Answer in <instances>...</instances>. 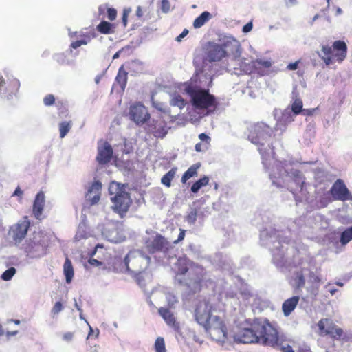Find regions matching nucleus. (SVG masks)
I'll return each mask as SVG.
<instances>
[{
  "label": "nucleus",
  "mask_w": 352,
  "mask_h": 352,
  "mask_svg": "<svg viewBox=\"0 0 352 352\" xmlns=\"http://www.w3.org/2000/svg\"><path fill=\"white\" fill-rule=\"evenodd\" d=\"M273 184L278 187L287 186L294 195L296 201L307 200L309 184L300 170L294 169L286 162H280L273 168L270 175Z\"/></svg>",
  "instance_id": "nucleus-1"
},
{
  "label": "nucleus",
  "mask_w": 352,
  "mask_h": 352,
  "mask_svg": "<svg viewBox=\"0 0 352 352\" xmlns=\"http://www.w3.org/2000/svg\"><path fill=\"white\" fill-rule=\"evenodd\" d=\"M275 328L265 319L254 322L252 328H244L234 336V339L241 343L272 344L274 342Z\"/></svg>",
  "instance_id": "nucleus-2"
},
{
  "label": "nucleus",
  "mask_w": 352,
  "mask_h": 352,
  "mask_svg": "<svg viewBox=\"0 0 352 352\" xmlns=\"http://www.w3.org/2000/svg\"><path fill=\"white\" fill-rule=\"evenodd\" d=\"M248 131V140L258 146V149L263 159L267 160L270 157H274L275 151L271 141L272 129L263 122H258L250 126Z\"/></svg>",
  "instance_id": "nucleus-3"
},
{
  "label": "nucleus",
  "mask_w": 352,
  "mask_h": 352,
  "mask_svg": "<svg viewBox=\"0 0 352 352\" xmlns=\"http://www.w3.org/2000/svg\"><path fill=\"white\" fill-rule=\"evenodd\" d=\"M187 93L191 98L192 106L199 110H206L208 113H213L219 106L216 97L208 89L188 88Z\"/></svg>",
  "instance_id": "nucleus-4"
},
{
  "label": "nucleus",
  "mask_w": 352,
  "mask_h": 352,
  "mask_svg": "<svg viewBox=\"0 0 352 352\" xmlns=\"http://www.w3.org/2000/svg\"><path fill=\"white\" fill-rule=\"evenodd\" d=\"M109 192L114 211L122 217L129 210L131 204L129 194L126 192L123 185L115 182L110 184Z\"/></svg>",
  "instance_id": "nucleus-5"
},
{
  "label": "nucleus",
  "mask_w": 352,
  "mask_h": 352,
  "mask_svg": "<svg viewBox=\"0 0 352 352\" xmlns=\"http://www.w3.org/2000/svg\"><path fill=\"white\" fill-rule=\"evenodd\" d=\"M48 245V237L42 232H34L32 236L25 241L24 250L32 256H40L46 254Z\"/></svg>",
  "instance_id": "nucleus-6"
},
{
  "label": "nucleus",
  "mask_w": 352,
  "mask_h": 352,
  "mask_svg": "<svg viewBox=\"0 0 352 352\" xmlns=\"http://www.w3.org/2000/svg\"><path fill=\"white\" fill-rule=\"evenodd\" d=\"M212 340L225 343L228 338V329L224 321L218 316H213L211 322L204 327Z\"/></svg>",
  "instance_id": "nucleus-7"
},
{
  "label": "nucleus",
  "mask_w": 352,
  "mask_h": 352,
  "mask_svg": "<svg viewBox=\"0 0 352 352\" xmlns=\"http://www.w3.org/2000/svg\"><path fill=\"white\" fill-rule=\"evenodd\" d=\"M206 282L205 269L198 265L191 266L188 276L187 287L194 293L199 292Z\"/></svg>",
  "instance_id": "nucleus-8"
},
{
  "label": "nucleus",
  "mask_w": 352,
  "mask_h": 352,
  "mask_svg": "<svg viewBox=\"0 0 352 352\" xmlns=\"http://www.w3.org/2000/svg\"><path fill=\"white\" fill-rule=\"evenodd\" d=\"M212 307L206 299L200 300L195 305L194 316L200 325L205 327L211 322Z\"/></svg>",
  "instance_id": "nucleus-9"
},
{
  "label": "nucleus",
  "mask_w": 352,
  "mask_h": 352,
  "mask_svg": "<svg viewBox=\"0 0 352 352\" xmlns=\"http://www.w3.org/2000/svg\"><path fill=\"white\" fill-rule=\"evenodd\" d=\"M352 201V194L346 187L344 181L338 179L331 186V201Z\"/></svg>",
  "instance_id": "nucleus-10"
},
{
  "label": "nucleus",
  "mask_w": 352,
  "mask_h": 352,
  "mask_svg": "<svg viewBox=\"0 0 352 352\" xmlns=\"http://www.w3.org/2000/svg\"><path fill=\"white\" fill-rule=\"evenodd\" d=\"M129 116L138 125H142L150 119V114L141 102H136L131 105Z\"/></svg>",
  "instance_id": "nucleus-11"
},
{
  "label": "nucleus",
  "mask_w": 352,
  "mask_h": 352,
  "mask_svg": "<svg viewBox=\"0 0 352 352\" xmlns=\"http://www.w3.org/2000/svg\"><path fill=\"white\" fill-rule=\"evenodd\" d=\"M146 248L151 253L157 252H166L170 247L169 242L161 234H157L153 239L146 242Z\"/></svg>",
  "instance_id": "nucleus-12"
},
{
  "label": "nucleus",
  "mask_w": 352,
  "mask_h": 352,
  "mask_svg": "<svg viewBox=\"0 0 352 352\" xmlns=\"http://www.w3.org/2000/svg\"><path fill=\"white\" fill-rule=\"evenodd\" d=\"M347 55V45L343 41H336L331 45V64L341 63Z\"/></svg>",
  "instance_id": "nucleus-13"
},
{
  "label": "nucleus",
  "mask_w": 352,
  "mask_h": 352,
  "mask_svg": "<svg viewBox=\"0 0 352 352\" xmlns=\"http://www.w3.org/2000/svg\"><path fill=\"white\" fill-rule=\"evenodd\" d=\"M30 223L29 221L25 219L21 222L14 224L11 228V233L13 241L16 243H20L25 237L27 232L29 230Z\"/></svg>",
  "instance_id": "nucleus-14"
},
{
  "label": "nucleus",
  "mask_w": 352,
  "mask_h": 352,
  "mask_svg": "<svg viewBox=\"0 0 352 352\" xmlns=\"http://www.w3.org/2000/svg\"><path fill=\"white\" fill-rule=\"evenodd\" d=\"M206 55L210 62L220 61L226 57L221 44L214 43H208Z\"/></svg>",
  "instance_id": "nucleus-15"
},
{
  "label": "nucleus",
  "mask_w": 352,
  "mask_h": 352,
  "mask_svg": "<svg viewBox=\"0 0 352 352\" xmlns=\"http://www.w3.org/2000/svg\"><path fill=\"white\" fill-rule=\"evenodd\" d=\"M352 240V226L346 228L340 233L339 241L333 244V251L339 254L345 250V246Z\"/></svg>",
  "instance_id": "nucleus-16"
},
{
  "label": "nucleus",
  "mask_w": 352,
  "mask_h": 352,
  "mask_svg": "<svg viewBox=\"0 0 352 352\" xmlns=\"http://www.w3.org/2000/svg\"><path fill=\"white\" fill-rule=\"evenodd\" d=\"M226 57L228 56H237L240 54V43L233 37H228L221 44Z\"/></svg>",
  "instance_id": "nucleus-17"
},
{
  "label": "nucleus",
  "mask_w": 352,
  "mask_h": 352,
  "mask_svg": "<svg viewBox=\"0 0 352 352\" xmlns=\"http://www.w3.org/2000/svg\"><path fill=\"white\" fill-rule=\"evenodd\" d=\"M112 155V147L107 142H105L102 146H98L96 160L100 164H106L109 162Z\"/></svg>",
  "instance_id": "nucleus-18"
},
{
  "label": "nucleus",
  "mask_w": 352,
  "mask_h": 352,
  "mask_svg": "<svg viewBox=\"0 0 352 352\" xmlns=\"http://www.w3.org/2000/svg\"><path fill=\"white\" fill-rule=\"evenodd\" d=\"M158 313L169 327L173 328L175 331L179 332L180 331L179 323L177 322L173 313L169 309L160 307L158 309Z\"/></svg>",
  "instance_id": "nucleus-19"
},
{
  "label": "nucleus",
  "mask_w": 352,
  "mask_h": 352,
  "mask_svg": "<svg viewBox=\"0 0 352 352\" xmlns=\"http://www.w3.org/2000/svg\"><path fill=\"white\" fill-rule=\"evenodd\" d=\"M150 127L151 133L157 138H164L168 133L166 123L164 120H153Z\"/></svg>",
  "instance_id": "nucleus-20"
},
{
  "label": "nucleus",
  "mask_w": 352,
  "mask_h": 352,
  "mask_svg": "<svg viewBox=\"0 0 352 352\" xmlns=\"http://www.w3.org/2000/svg\"><path fill=\"white\" fill-rule=\"evenodd\" d=\"M101 188L102 184L99 181H95L89 188L86 196L92 204L98 203L100 200Z\"/></svg>",
  "instance_id": "nucleus-21"
},
{
  "label": "nucleus",
  "mask_w": 352,
  "mask_h": 352,
  "mask_svg": "<svg viewBox=\"0 0 352 352\" xmlns=\"http://www.w3.org/2000/svg\"><path fill=\"white\" fill-rule=\"evenodd\" d=\"M45 205V195L43 192H39L34 199L33 204V214L36 219H40Z\"/></svg>",
  "instance_id": "nucleus-22"
},
{
  "label": "nucleus",
  "mask_w": 352,
  "mask_h": 352,
  "mask_svg": "<svg viewBox=\"0 0 352 352\" xmlns=\"http://www.w3.org/2000/svg\"><path fill=\"white\" fill-rule=\"evenodd\" d=\"M128 80V73L124 69V65H122L118 72L116 77L115 78V82L113 87L116 88L119 87L120 91L124 92L127 84Z\"/></svg>",
  "instance_id": "nucleus-23"
},
{
  "label": "nucleus",
  "mask_w": 352,
  "mask_h": 352,
  "mask_svg": "<svg viewBox=\"0 0 352 352\" xmlns=\"http://www.w3.org/2000/svg\"><path fill=\"white\" fill-rule=\"evenodd\" d=\"M274 342L272 344H267V345L272 346H278L282 352H294L292 347L287 342V341L278 335V332L275 328Z\"/></svg>",
  "instance_id": "nucleus-24"
},
{
  "label": "nucleus",
  "mask_w": 352,
  "mask_h": 352,
  "mask_svg": "<svg viewBox=\"0 0 352 352\" xmlns=\"http://www.w3.org/2000/svg\"><path fill=\"white\" fill-rule=\"evenodd\" d=\"M177 268V274L179 275L186 274L192 265H196L193 262L190 261L187 258L180 257L177 259L175 264Z\"/></svg>",
  "instance_id": "nucleus-25"
},
{
  "label": "nucleus",
  "mask_w": 352,
  "mask_h": 352,
  "mask_svg": "<svg viewBox=\"0 0 352 352\" xmlns=\"http://www.w3.org/2000/svg\"><path fill=\"white\" fill-rule=\"evenodd\" d=\"M299 300L300 297L298 296H294L285 300L283 302L282 305V310L285 316H288L291 314V313L296 307Z\"/></svg>",
  "instance_id": "nucleus-26"
},
{
  "label": "nucleus",
  "mask_w": 352,
  "mask_h": 352,
  "mask_svg": "<svg viewBox=\"0 0 352 352\" xmlns=\"http://www.w3.org/2000/svg\"><path fill=\"white\" fill-rule=\"evenodd\" d=\"M331 338L337 340L342 344L343 342L348 341L350 336L344 333L341 328L331 324Z\"/></svg>",
  "instance_id": "nucleus-27"
},
{
  "label": "nucleus",
  "mask_w": 352,
  "mask_h": 352,
  "mask_svg": "<svg viewBox=\"0 0 352 352\" xmlns=\"http://www.w3.org/2000/svg\"><path fill=\"white\" fill-rule=\"evenodd\" d=\"M317 333L320 336H325L330 333V320L328 318L321 319L317 324Z\"/></svg>",
  "instance_id": "nucleus-28"
},
{
  "label": "nucleus",
  "mask_w": 352,
  "mask_h": 352,
  "mask_svg": "<svg viewBox=\"0 0 352 352\" xmlns=\"http://www.w3.org/2000/svg\"><path fill=\"white\" fill-rule=\"evenodd\" d=\"M63 272L65 276L66 282L67 283H70L74 277V272L72 261L69 259L68 257H67L65 259L63 265Z\"/></svg>",
  "instance_id": "nucleus-29"
},
{
  "label": "nucleus",
  "mask_w": 352,
  "mask_h": 352,
  "mask_svg": "<svg viewBox=\"0 0 352 352\" xmlns=\"http://www.w3.org/2000/svg\"><path fill=\"white\" fill-rule=\"evenodd\" d=\"M211 14L210 12L205 11L202 12L198 17H197L194 22L193 26L195 28H199L203 26L210 19Z\"/></svg>",
  "instance_id": "nucleus-30"
},
{
  "label": "nucleus",
  "mask_w": 352,
  "mask_h": 352,
  "mask_svg": "<svg viewBox=\"0 0 352 352\" xmlns=\"http://www.w3.org/2000/svg\"><path fill=\"white\" fill-rule=\"evenodd\" d=\"M199 163L192 165L184 173L182 177V183H186L188 179L197 175V170L200 167Z\"/></svg>",
  "instance_id": "nucleus-31"
},
{
  "label": "nucleus",
  "mask_w": 352,
  "mask_h": 352,
  "mask_svg": "<svg viewBox=\"0 0 352 352\" xmlns=\"http://www.w3.org/2000/svg\"><path fill=\"white\" fill-rule=\"evenodd\" d=\"M97 30L101 34H109L114 32L111 23L106 21H101L96 27Z\"/></svg>",
  "instance_id": "nucleus-32"
},
{
  "label": "nucleus",
  "mask_w": 352,
  "mask_h": 352,
  "mask_svg": "<svg viewBox=\"0 0 352 352\" xmlns=\"http://www.w3.org/2000/svg\"><path fill=\"white\" fill-rule=\"evenodd\" d=\"M177 172V168H172L167 173H166L161 179V182L166 187L171 186V182L175 177Z\"/></svg>",
  "instance_id": "nucleus-33"
},
{
  "label": "nucleus",
  "mask_w": 352,
  "mask_h": 352,
  "mask_svg": "<svg viewBox=\"0 0 352 352\" xmlns=\"http://www.w3.org/2000/svg\"><path fill=\"white\" fill-rule=\"evenodd\" d=\"M208 183L209 178L207 176H204L202 178L199 179L196 182H195L191 186L190 190L192 192L196 193L201 187L207 186Z\"/></svg>",
  "instance_id": "nucleus-34"
},
{
  "label": "nucleus",
  "mask_w": 352,
  "mask_h": 352,
  "mask_svg": "<svg viewBox=\"0 0 352 352\" xmlns=\"http://www.w3.org/2000/svg\"><path fill=\"white\" fill-rule=\"evenodd\" d=\"M292 111L298 115L302 111V101L300 98H295L292 103Z\"/></svg>",
  "instance_id": "nucleus-35"
},
{
  "label": "nucleus",
  "mask_w": 352,
  "mask_h": 352,
  "mask_svg": "<svg viewBox=\"0 0 352 352\" xmlns=\"http://www.w3.org/2000/svg\"><path fill=\"white\" fill-rule=\"evenodd\" d=\"M72 127L71 122H63L59 124L60 137L63 138L70 131Z\"/></svg>",
  "instance_id": "nucleus-36"
},
{
  "label": "nucleus",
  "mask_w": 352,
  "mask_h": 352,
  "mask_svg": "<svg viewBox=\"0 0 352 352\" xmlns=\"http://www.w3.org/2000/svg\"><path fill=\"white\" fill-rule=\"evenodd\" d=\"M349 213H352V206H349L348 205L343 204L342 208L338 209V214L336 215L338 221L341 223V217L346 216Z\"/></svg>",
  "instance_id": "nucleus-37"
},
{
  "label": "nucleus",
  "mask_w": 352,
  "mask_h": 352,
  "mask_svg": "<svg viewBox=\"0 0 352 352\" xmlns=\"http://www.w3.org/2000/svg\"><path fill=\"white\" fill-rule=\"evenodd\" d=\"M83 38L74 41L71 43L70 47L73 49H76L82 45H87L91 41V36L88 34H84Z\"/></svg>",
  "instance_id": "nucleus-38"
},
{
  "label": "nucleus",
  "mask_w": 352,
  "mask_h": 352,
  "mask_svg": "<svg viewBox=\"0 0 352 352\" xmlns=\"http://www.w3.org/2000/svg\"><path fill=\"white\" fill-rule=\"evenodd\" d=\"M154 348L155 352H166L165 342L162 337H158L155 340Z\"/></svg>",
  "instance_id": "nucleus-39"
},
{
  "label": "nucleus",
  "mask_w": 352,
  "mask_h": 352,
  "mask_svg": "<svg viewBox=\"0 0 352 352\" xmlns=\"http://www.w3.org/2000/svg\"><path fill=\"white\" fill-rule=\"evenodd\" d=\"M319 56L324 60L326 65H329L330 63V47L323 46Z\"/></svg>",
  "instance_id": "nucleus-40"
},
{
  "label": "nucleus",
  "mask_w": 352,
  "mask_h": 352,
  "mask_svg": "<svg viewBox=\"0 0 352 352\" xmlns=\"http://www.w3.org/2000/svg\"><path fill=\"white\" fill-rule=\"evenodd\" d=\"M16 273V269L13 267L6 270L1 275V278L3 280H10Z\"/></svg>",
  "instance_id": "nucleus-41"
},
{
  "label": "nucleus",
  "mask_w": 352,
  "mask_h": 352,
  "mask_svg": "<svg viewBox=\"0 0 352 352\" xmlns=\"http://www.w3.org/2000/svg\"><path fill=\"white\" fill-rule=\"evenodd\" d=\"M272 66V63L268 60H257L256 61V69H261L262 68L269 69Z\"/></svg>",
  "instance_id": "nucleus-42"
},
{
  "label": "nucleus",
  "mask_w": 352,
  "mask_h": 352,
  "mask_svg": "<svg viewBox=\"0 0 352 352\" xmlns=\"http://www.w3.org/2000/svg\"><path fill=\"white\" fill-rule=\"evenodd\" d=\"M197 212L195 209L192 210L186 217V220L189 224H194L197 221Z\"/></svg>",
  "instance_id": "nucleus-43"
},
{
  "label": "nucleus",
  "mask_w": 352,
  "mask_h": 352,
  "mask_svg": "<svg viewBox=\"0 0 352 352\" xmlns=\"http://www.w3.org/2000/svg\"><path fill=\"white\" fill-rule=\"evenodd\" d=\"M199 138L200 139L201 142L203 143L206 147H210L211 138L208 135L202 133L199 135Z\"/></svg>",
  "instance_id": "nucleus-44"
},
{
  "label": "nucleus",
  "mask_w": 352,
  "mask_h": 352,
  "mask_svg": "<svg viewBox=\"0 0 352 352\" xmlns=\"http://www.w3.org/2000/svg\"><path fill=\"white\" fill-rule=\"evenodd\" d=\"M296 287L298 288L302 287L305 285V280L302 273L298 274L295 278Z\"/></svg>",
  "instance_id": "nucleus-45"
},
{
  "label": "nucleus",
  "mask_w": 352,
  "mask_h": 352,
  "mask_svg": "<svg viewBox=\"0 0 352 352\" xmlns=\"http://www.w3.org/2000/svg\"><path fill=\"white\" fill-rule=\"evenodd\" d=\"M43 103L45 106H51L55 103V97L53 94H47L43 98Z\"/></svg>",
  "instance_id": "nucleus-46"
},
{
  "label": "nucleus",
  "mask_w": 352,
  "mask_h": 352,
  "mask_svg": "<svg viewBox=\"0 0 352 352\" xmlns=\"http://www.w3.org/2000/svg\"><path fill=\"white\" fill-rule=\"evenodd\" d=\"M173 101V104L178 106L179 108L184 107L186 104L184 99L179 95L175 96Z\"/></svg>",
  "instance_id": "nucleus-47"
},
{
  "label": "nucleus",
  "mask_w": 352,
  "mask_h": 352,
  "mask_svg": "<svg viewBox=\"0 0 352 352\" xmlns=\"http://www.w3.org/2000/svg\"><path fill=\"white\" fill-rule=\"evenodd\" d=\"M63 308H64V307H63L62 302L58 301L54 304V305L53 306V307L52 309L51 312L53 315H56L59 312H60L63 309Z\"/></svg>",
  "instance_id": "nucleus-48"
},
{
  "label": "nucleus",
  "mask_w": 352,
  "mask_h": 352,
  "mask_svg": "<svg viewBox=\"0 0 352 352\" xmlns=\"http://www.w3.org/2000/svg\"><path fill=\"white\" fill-rule=\"evenodd\" d=\"M130 8H124L122 13V22L123 24V26L125 28L127 25L128 22V16L131 12Z\"/></svg>",
  "instance_id": "nucleus-49"
},
{
  "label": "nucleus",
  "mask_w": 352,
  "mask_h": 352,
  "mask_svg": "<svg viewBox=\"0 0 352 352\" xmlns=\"http://www.w3.org/2000/svg\"><path fill=\"white\" fill-rule=\"evenodd\" d=\"M170 4L168 0H162L161 9L163 12L167 13L170 11Z\"/></svg>",
  "instance_id": "nucleus-50"
},
{
  "label": "nucleus",
  "mask_w": 352,
  "mask_h": 352,
  "mask_svg": "<svg viewBox=\"0 0 352 352\" xmlns=\"http://www.w3.org/2000/svg\"><path fill=\"white\" fill-rule=\"evenodd\" d=\"M107 16L110 21H113L116 19L117 11L114 8H109L107 9Z\"/></svg>",
  "instance_id": "nucleus-51"
},
{
  "label": "nucleus",
  "mask_w": 352,
  "mask_h": 352,
  "mask_svg": "<svg viewBox=\"0 0 352 352\" xmlns=\"http://www.w3.org/2000/svg\"><path fill=\"white\" fill-rule=\"evenodd\" d=\"M195 148L197 152H204L208 150L209 147H206L203 143L199 142L195 144Z\"/></svg>",
  "instance_id": "nucleus-52"
},
{
  "label": "nucleus",
  "mask_w": 352,
  "mask_h": 352,
  "mask_svg": "<svg viewBox=\"0 0 352 352\" xmlns=\"http://www.w3.org/2000/svg\"><path fill=\"white\" fill-rule=\"evenodd\" d=\"M74 333L73 332H66L63 335V339L65 342H69L73 340Z\"/></svg>",
  "instance_id": "nucleus-53"
},
{
  "label": "nucleus",
  "mask_w": 352,
  "mask_h": 352,
  "mask_svg": "<svg viewBox=\"0 0 352 352\" xmlns=\"http://www.w3.org/2000/svg\"><path fill=\"white\" fill-rule=\"evenodd\" d=\"M185 234H186V230H183V229H179V234L178 235V238L177 240L174 241V243L175 244H177L179 242L182 241L184 240V237H185Z\"/></svg>",
  "instance_id": "nucleus-54"
},
{
  "label": "nucleus",
  "mask_w": 352,
  "mask_h": 352,
  "mask_svg": "<svg viewBox=\"0 0 352 352\" xmlns=\"http://www.w3.org/2000/svg\"><path fill=\"white\" fill-rule=\"evenodd\" d=\"M87 263L90 266L93 267L100 266L102 265V262L99 261L96 258H89Z\"/></svg>",
  "instance_id": "nucleus-55"
},
{
  "label": "nucleus",
  "mask_w": 352,
  "mask_h": 352,
  "mask_svg": "<svg viewBox=\"0 0 352 352\" xmlns=\"http://www.w3.org/2000/svg\"><path fill=\"white\" fill-rule=\"evenodd\" d=\"M252 28H253L252 23V22H249V23H246L243 27V32L244 33H248V32H250L252 30Z\"/></svg>",
  "instance_id": "nucleus-56"
},
{
  "label": "nucleus",
  "mask_w": 352,
  "mask_h": 352,
  "mask_svg": "<svg viewBox=\"0 0 352 352\" xmlns=\"http://www.w3.org/2000/svg\"><path fill=\"white\" fill-rule=\"evenodd\" d=\"M299 61L291 63L287 66V69L289 70H296L298 68Z\"/></svg>",
  "instance_id": "nucleus-57"
},
{
  "label": "nucleus",
  "mask_w": 352,
  "mask_h": 352,
  "mask_svg": "<svg viewBox=\"0 0 352 352\" xmlns=\"http://www.w3.org/2000/svg\"><path fill=\"white\" fill-rule=\"evenodd\" d=\"M352 278V272H349L342 276V280L348 282Z\"/></svg>",
  "instance_id": "nucleus-58"
},
{
  "label": "nucleus",
  "mask_w": 352,
  "mask_h": 352,
  "mask_svg": "<svg viewBox=\"0 0 352 352\" xmlns=\"http://www.w3.org/2000/svg\"><path fill=\"white\" fill-rule=\"evenodd\" d=\"M188 33V30L186 29H184L183 32L177 37V41H181L182 38H184L185 36H186Z\"/></svg>",
  "instance_id": "nucleus-59"
},
{
  "label": "nucleus",
  "mask_w": 352,
  "mask_h": 352,
  "mask_svg": "<svg viewBox=\"0 0 352 352\" xmlns=\"http://www.w3.org/2000/svg\"><path fill=\"white\" fill-rule=\"evenodd\" d=\"M23 195V191L21 190V189L19 188V187H17L14 193H13V196H19V197H21Z\"/></svg>",
  "instance_id": "nucleus-60"
},
{
  "label": "nucleus",
  "mask_w": 352,
  "mask_h": 352,
  "mask_svg": "<svg viewBox=\"0 0 352 352\" xmlns=\"http://www.w3.org/2000/svg\"><path fill=\"white\" fill-rule=\"evenodd\" d=\"M136 16L138 17V18H141L143 16V11H142V9L140 6H138L137 8V10H136Z\"/></svg>",
  "instance_id": "nucleus-61"
},
{
  "label": "nucleus",
  "mask_w": 352,
  "mask_h": 352,
  "mask_svg": "<svg viewBox=\"0 0 352 352\" xmlns=\"http://www.w3.org/2000/svg\"><path fill=\"white\" fill-rule=\"evenodd\" d=\"M296 3H297L296 0H285V5L287 7L294 6V5L296 4Z\"/></svg>",
  "instance_id": "nucleus-62"
},
{
  "label": "nucleus",
  "mask_w": 352,
  "mask_h": 352,
  "mask_svg": "<svg viewBox=\"0 0 352 352\" xmlns=\"http://www.w3.org/2000/svg\"><path fill=\"white\" fill-rule=\"evenodd\" d=\"M13 86H14V89L15 91H17L19 89V88L20 87V82L17 79L13 80Z\"/></svg>",
  "instance_id": "nucleus-63"
},
{
  "label": "nucleus",
  "mask_w": 352,
  "mask_h": 352,
  "mask_svg": "<svg viewBox=\"0 0 352 352\" xmlns=\"http://www.w3.org/2000/svg\"><path fill=\"white\" fill-rule=\"evenodd\" d=\"M297 352H311V351L307 348H300Z\"/></svg>",
  "instance_id": "nucleus-64"
}]
</instances>
